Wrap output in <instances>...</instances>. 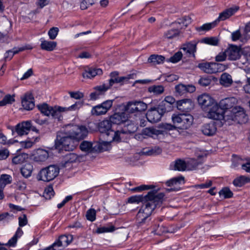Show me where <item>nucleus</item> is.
I'll return each instance as SVG.
<instances>
[{"mask_svg": "<svg viewBox=\"0 0 250 250\" xmlns=\"http://www.w3.org/2000/svg\"><path fill=\"white\" fill-rule=\"evenodd\" d=\"M87 135L88 130L85 126L69 125L64 130L57 133L55 147L59 151H73L78 146L79 142L86 138Z\"/></svg>", "mask_w": 250, "mask_h": 250, "instance_id": "f257e3e1", "label": "nucleus"}, {"mask_svg": "<svg viewBox=\"0 0 250 250\" xmlns=\"http://www.w3.org/2000/svg\"><path fill=\"white\" fill-rule=\"evenodd\" d=\"M82 106V103L77 102L74 104L68 107H62L58 105L50 106L46 103L39 104L37 107L42 114L46 116H51L53 119L57 120L58 121H62L63 117L62 112L68 110H75L80 108Z\"/></svg>", "mask_w": 250, "mask_h": 250, "instance_id": "f03ea898", "label": "nucleus"}, {"mask_svg": "<svg viewBox=\"0 0 250 250\" xmlns=\"http://www.w3.org/2000/svg\"><path fill=\"white\" fill-rule=\"evenodd\" d=\"M193 116L188 113L173 114L172 116V121L173 125L167 123H162L159 125L160 127L167 130H173L176 128L180 129H188L192 125L193 122Z\"/></svg>", "mask_w": 250, "mask_h": 250, "instance_id": "7ed1b4c3", "label": "nucleus"}, {"mask_svg": "<svg viewBox=\"0 0 250 250\" xmlns=\"http://www.w3.org/2000/svg\"><path fill=\"white\" fill-rule=\"evenodd\" d=\"M229 108V105L224 104L223 101L218 104L216 102L208 111L207 116L209 119L215 120H225V113Z\"/></svg>", "mask_w": 250, "mask_h": 250, "instance_id": "20e7f679", "label": "nucleus"}, {"mask_svg": "<svg viewBox=\"0 0 250 250\" xmlns=\"http://www.w3.org/2000/svg\"><path fill=\"white\" fill-rule=\"evenodd\" d=\"M60 169L56 165H50L42 168L37 175L38 180L50 182L54 180L59 174Z\"/></svg>", "mask_w": 250, "mask_h": 250, "instance_id": "39448f33", "label": "nucleus"}, {"mask_svg": "<svg viewBox=\"0 0 250 250\" xmlns=\"http://www.w3.org/2000/svg\"><path fill=\"white\" fill-rule=\"evenodd\" d=\"M151 189L145 195L146 201H148L155 208H160L165 200V194L163 192L157 193L159 189Z\"/></svg>", "mask_w": 250, "mask_h": 250, "instance_id": "423d86ee", "label": "nucleus"}, {"mask_svg": "<svg viewBox=\"0 0 250 250\" xmlns=\"http://www.w3.org/2000/svg\"><path fill=\"white\" fill-rule=\"evenodd\" d=\"M161 107L160 104L152 107L148 109L146 114L147 121L151 123H155L159 122L164 115L167 113Z\"/></svg>", "mask_w": 250, "mask_h": 250, "instance_id": "0eeeda50", "label": "nucleus"}, {"mask_svg": "<svg viewBox=\"0 0 250 250\" xmlns=\"http://www.w3.org/2000/svg\"><path fill=\"white\" fill-rule=\"evenodd\" d=\"M227 116L228 120H231L239 124H245L248 121V116L244 108L240 106L233 108Z\"/></svg>", "mask_w": 250, "mask_h": 250, "instance_id": "6e6552de", "label": "nucleus"}, {"mask_svg": "<svg viewBox=\"0 0 250 250\" xmlns=\"http://www.w3.org/2000/svg\"><path fill=\"white\" fill-rule=\"evenodd\" d=\"M113 101L114 100H107L93 106L91 111L92 115L100 116L105 114L112 107Z\"/></svg>", "mask_w": 250, "mask_h": 250, "instance_id": "1a4fd4ad", "label": "nucleus"}, {"mask_svg": "<svg viewBox=\"0 0 250 250\" xmlns=\"http://www.w3.org/2000/svg\"><path fill=\"white\" fill-rule=\"evenodd\" d=\"M30 121H24L19 123L15 127L13 126L8 127L12 131V135H14L15 133H16L18 136H20L27 134L30 131Z\"/></svg>", "mask_w": 250, "mask_h": 250, "instance_id": "9d476101", "label": "nucleus"}, {"mask_svg": "<svg viewBox=\"0 0 250 250\" xmlns=\"http://www.w3.org/2000/svg\"><path fill=\"white\" fill-rule=\"evenodd\" d=\"M197 102L204 111L208 109L216 102L215 100L209 94L204 93L198 96Z\"/></svg>", "mask_w": 250, "mask_h": 250, "instance_id": "9b49d317", "label": "nucleus"}, {"mask_svg": "<svg viewBox=\"0 0 250 250\" xmlns=\"http://www.w3.org/2000/svg\"><path fill=\"white\" fill-rule=\"evenodd\" d=\"M162 220L154 219L153 223L150 226V231L151 233L157 235H162L165 233L168 232V228L161 223Z\"/></svg>", "mask_w": 250, "mask_h": 250, "instance_id": "f8f14e48", "label": "nucleus"}, {"mask_svg": "<svg viewBox=\"0 0 250 250\" xmlns=\"http://www.w3.org/2000/svg\"><path fill=\"white\" fill-rule=\"evenodd\" d=\"M96 126H97L98 130L104 140L107 137V135L109 134L113 130L112 125L109 119H104L100 122Z\"/></svg>", "mask_w": 250, "mask_h": 250, "instance_id": "ddd939ff", "label": "nucleus"}, {"mask_svg": "<svg viewBox=\"0 0 250 250\" xmlns=\"http://www.w3.org/2000/svg\"><path fill=\"white\" fill-rule=\"evenodd\" d=\"M175 105L177 109L183 112H190L194 107V103L189 98H185L176 102Z\"/></svg>", "mask_w": 250, "mask_h": 250, "instance_id": "4468645a", "label": "nucleus"}, {"mask_svg": "<svg viewBox=\"0 0 250 250\" xmlns=\"http://www.w3.org/2000/svg\"><path fill=\"white\" fill-rule=\"evenodd\" d=\"M137 223L138 228H141L144 230H150V226L153 223L151 221V217L144 216L140 212H138L136 215Z\"/></svg>", "mask_w": 250, "mask_h": 250, "instance_id": "2eb2a0df", "label": "nucleus"}, {"mask_svg": "<svg viewBox=\"0 0 250 250\" xmlns=\"http://www.w3.org/2000/svg\"><path fill=\"white\" fill-rule=\"evenodd\" d=\"M200 42L199 40H192L183 44L181 49L188 55V57L195 58V53L197 51V45Z\"/></svg>", "mask_w": 250, "mask_h": 250, "instance_id": "dca6fc26", "label": "nucleus"}, {"mask_svg": "<svg viewBox=\"0 0 250 250\" xmlns=\"http://www.w3.org/2000/svg\"><path fill=\"white\" fill-rule=\"evenodd\" d=\"M109 87H106L105 84L97 85L93 87V91L89 94V100L96 101L104 97Z\"/></svg>", "mask_w": 250, "mask_h": 250, "instance_id": "f3484780", "label": "nucleus"}, {"mask_svg": "<svg viewBox=\"0 0 250 250\" xmlns=\"http://www.w3.org/2000/svg\"><path fill=\"white\" fill-rule=\"evenodd\" d=\"M226 50L229 60L235 61L239 59L241 56L242 51L240 46L231 44Z\"/></svg>", "mask_w": 250, "mask_h": 250, "instance_id": "a211bd4d", "label": "nucleus"}, {"mask_svg": "<svg viewBox=\"0 0 250 250\" xmlns=\"http://www.w3.org/2000/svg\"><path fill=\"white\" fill-rule=\"evenodd\" d=\"M128 116L125 112H115L109 117V120L113 125H120L128 121Z\"/></svg>", "mask_w": 250, "mask_h": 250, "instance_id": "6ab92c4d", "label": "nucleus"}, {"mask_svg": "<svg viewBox=\"0 0 250 250\" xmlns=\"http://www.w3.org/2000/svg\"><path fill=\"white\" fill-rule=\"evenodd\" d=\"M175 96L178 97L185 95L188 93H191L195 91L196 88L195 86L191 84L185 85L180 83L175 86Z\"/></svg>", "mask_w": 250, "mask_h": 250, "instance_id": "aec40b11", "label": "nucleus"}, {"mask_svg": "<svg viewBox=\"0 0 250 250\" xmlns=\"http://www.w3.org/2000/svg\"><path fill=\"white\" fill-rule=\"evenodd\" d=\"M201 131L205 136H212L217 131L216 123L214 121H211L208 123L204 124L201 127Z\"/></svg>", "mask_w": 250, "mask_h": 250, "instance_id": "412c9836", "label": "nucleus"}, {"mask_svg": "<svg viewBox=\"0 0 250 250\" xmlns=\"http://www.w3.org/2000/svg\"><path fill=\"white\" fill-rule=\"evenodd\" d=\"M82 157L74 153H68L64 155L61 161L62 166L63 167H67L69 164L80 162Z\"/></svg>", "mask_w": 250, "mask_h": 250, "instance_id": "4be33fe9", "label": "nucleus"}, {"mask_svg": "<svg viewBox=\"0 0 250 250\" xmlns=\"http://www.w3.org/2000/svg\"><path fill=\"white\" fill-rule=\"evenodd\" d=\"M21 104L23 108L26 110H31L35 107L34 97L31 93H26L21 100Z\"/></svg>", "mask_w": 250, "mask_h": 250, "instance_id": "5701e85b", "label": "nucleus"}, {"mask_svg": "<svg viewBox=\"0 0 250 250\" xmlns=\"http://www.w3.org/2000/svg\"><path fill=\"white\" fill-rule=\"evenodd\" d=\"M165 133V131L164 130L157 129L153 127H146L142 131V134L144 136L143 137L144 138H146V137H149L156 139L157 138L159 135H164Z\"/></svg>", "mask_w": 250, "mask_h": 250, "instance_id": "b1692460", "label": "nucleus"}, {"mask_svg": "<svg viewBox=\"0 0 250 250\" xmlns=\"http://www.w3.org/2000/svg\"><path fill=\"white\" fill-rule=\"evenodd\" d=\"M129 133H130L129 131H128ZM126 134L127 133V131H125L122 130L121 131H115L113 130L111 132L107 135V137L105 139V142L106 143H112L115 142L116 143H120L122 141V139L120 136L121 133Z\"/></svg>", "mask_w": 250, "mask_h": 250, "instance_id": "393cba45", "label": "nucleus"}, {"mask_svg": "<svg viewBox=\"0 0 250 250\" xmlns=\"http://www.w3.org/2000/svg\"><path fill=\"white\" fill-rule=\"evenodd\" d=\"M175 99L172 96H167L164 100L160 102L159 104L162 108L167 112L172 111L174 107V105H175Z\"/></svg>", "mask_w": 250, "mask_h": 250, "instance_id": "a878e982", "label": "nucleus"}, {"mask_svg": "<svg viewBox=\"0 0 250 250\" xmlns=\"http://www.w3.org/2000/svg\"><path fill=\"white\" fill-rule=\"evenodd\" d=\"M239 7L235 6L234 7H230L226 9L222 12L219 14L218 18L214 21V22H219L220 21H225L229 19L230 17L232 16L235 12H236L238 9Z\"/></svg>", "mask_w": 250, "mask_h": 250, "instance_id": "bb28decb", "label": "nucleus"}, {"mask_svg": "<svg viewBox=\"0 0 250 250\" xmlns=\"http://www.w3.org/2000/svg\"><path fill=\"white\" fill-rule=\"evenodd\" d=\"M73 236L71 234L62 235L55 242L60 249L61 247H66L69 245L72 241Z\"/></svg>", "mask_w": 250, "mask_h": 250, "instance_id": "cd10ccee", "label": "nucleus"}, {"mask_svg": "<svg viewBox=\"0 0 250 250\" xmlns=\"http://www.w3.org/2000/svg\"><path fill=\"white\" fill-rule=\"evenodd\" d=\"M98 146V148L96 149L97 145L93 147V144L91 142L83 141L80 145V148L82 151L85 152H91L95 150L101 151L102 147L99 145Z\"/></svg>", "mask_w": 250, "mask_h": 250, "instance_id": "c85d7f7f", "label": "nucleus"}, {"mask_svg": "<svg viewBox=\"0 0 250 250\" xmlns=\"http://www.w3.org/2000/svg\"><path fill=\"white\" fill-rule=\"evenodd\" d=\"M32 49V47H27V46H23L19 48L14 47L12 49L6 51L5 53L4 57V60L5 61H10L13 58L14 55L18 54L20 52H21L26 49Z\"/></svg>", "mask_w": 250, "mask_h": 250, "instance_id": "c756f323", "label": "nucleus"}, {"mask_svg": "<svg viewBox=\"0 0 250 250\" xmlns=\"http://www.w3.org/2000/svg\"><path fill=\"white\" fill-rule=\"evenodd\" d=\"M48 157V151L41 148L37 149L33 155L34 161L39 162H44L47 159Z\"/></svg>", "mask_w": 250, "mask_h": 250, "instance_id": "7c9ffc66", "label": "nucleus"}, {"mask_svg": "<svg viewBox=\"0 0 250 250\" xmlns=\"http://www.w3.org/2000/svg\"><path fill=\"white\" fill-rule=\"evenodd\" d=\"M155 208L153 207V205H151L148 201H145L138 212H141L143 215L150 217L152 211Z\"/></svg>", "mask_w": 250, "mask_h": 250, "instance_id": "2f4dec72", "label": "nucleus"}, {"mask_svg": "<svg viewBox=\"0 0 250 250\" xmlns=\"http://www.w3.org/2000/svg\"><path fill=\"white\" fill-rule=\"evenodd\" d=\"M40 41L41 42L40 47L43 50L52 51L57 46L56 42L46 41L43 38H41Z\"/></svg>", "mask_w": 250, "mask_h": 250, "instance_id": "473e14b6", "label": "nucleus"}, {"mask_svg": "<svg viewBox=\"0 0 250 250\" xmlns=\"http://www.w3.org/2000/svg\"><path fill=\"white\" fill-rule=\"evenodd\" d=\"M23 232L21 228H18L14 235V236L8 240L7 243L4 245L8 247H15L17 243L18 239L20 238Z\"/></svg>", "mask_w": 250, "mask_h": 250, "instance_id": "72a5a7b5", "label": "nucleus"}, {"mask_svg": "<svg viewBox=\"0 0 250 250\" xmlns=\"http://www.w3.org/2000/svg\"><path fill=\"white\" fill-rule=\"evenodd\" d=\"M165 61V57L160 55L152 54L148 58L147 62L153 65L163 64Z\"/></svg>", "mask_w": 250, "mask_h": 250, "instance_id": "f704fd0d", "label": "nucleus"}, {"mask_svg": "<svg viewBox=\"0 0 250 250\" xmlns=\"http://www.w3.org/2000/svg\"><path fill=\"white\" fill-rule=\"evenodd\" d=\"M213 64L212 62H206L199 63L197 67L205 73L212 74L214 73Z\"/></svg>", "mask_w": 250, "mask_h": 250, "instance_id": "c9c22d12", "label": "nucleus"}, {"mask_svg": "<svg viewBox=\"0 0 250 250\" xmlns=\"http://www.w3.org/2000/svg\"><path fill=\"white\" fill-rule=\"evenodd\" d=\"M250 183V178L245 176H240L234 179L233 181V184L236 187H242L247 183Z\"/></svg>", "mask_w": 250, "mask_h": 250, "instance_id": "e433bc0d", "label": "nucleus"}, {"mask_svg": "<svg viewBox=\"0 0 250 250\" xmlns=\"http://www.w3.org/2000/svg\"><path fill=\"white\" fill-rule=\"evenodd\" d=\"M33 170V166L29 163H26L21 168V172L23 177L28 178L31 175Z\"/></svg>", "mask_w": 250, "mask_h": 250, "instance_id": "4c0bfd02", "label": "nucleus"}, {"mask_svg": "<svg viewBox=\"0 0 250 250\" xmlns=\"http://www.w3.org/2000/svg\"><path fill=\"white\" fill-rule=\"evenodd\" d=\"M164 91L165 88L162 85H153L148 88V92L155 95H161Z\"/></svg>", "mask_w": 250, "mask_h": 250, "instance_id": "58836bf2", "label": "nucleus"}, {"mask_svg": "<svg viewBox=\"0 0 250 250\" xmlns=\"http://www.w3.org/2000/svg\"><path fill=\"white\" fill-rule=\"evenodd\" d=\"M145 195H133L127 198V203L130 204H139L140 202L142 203L146 201Z\"/></svg>", "mask_w": 250, "mask_h": 250, "instance_id": "ea45409f", "label": "nucleus"}, {"mask_svg": "<svg viewBox=\"0 0 250 250\" xmlns=\"http://www.w3.org/2000/svg\"><path fill=\"white\" fill-rule=\"evenodd\" d=\"M220 197H223L224 199H229L232 198L233 196V192L228 187L223 188L219 191Z\"/></svg>", "mask_w": 250, "mask_h": 250, "instance_id": "a19ab883", "label": "nucleus"}, {"mask_svg": "<svg viewBox=\"0 0 250 250\" xmlns=\"http://www.w3.org/2000/svg\"><path fill=\"white\" fill-rule=\"evenodd\" d=\"M187 168L186 162L182 159H179L175 161L173 169L178 171H185Z\"/></svg>", "mask_w": 250, "mask_h": 250, "instance_id": "79ce46f5", "label": "nucleus"}, {"mask_svg": "<svg viewBox=\"0 0 250 250\" xmlns=\"http://www.w3.org/2000/svg\"><path fill=\"white\" fill-rule=\"evenodd\" d=\"M116 229L115 227L113 225H107L106 226H103L98 228L96 232L100 234L105 232H112Z\"/></svg>", "mask_w": 250, "mask_h": 250, "instance_id": "37998d69", "label": "nucleus"}, {"mask_svg": "<svg viewBox=\"0 0 250 250\" xmlns=\"http://www.w3.org/2000/svg\"><path fill=\"white\" fill-rule=\"evenodd\" d=\"M15 101V95L8 94L6 95L1 101H0V106H3L6 104H12Z\"/></svg>", "mask_w": 250, "mask_h": 250, "instance_id": "c03bdc74", "label": "nucleus"}, {"mask_svg": "<svg viewBox=\"0 0 250 250\" xmlns=\"http://www.w3.org/2000/svg\"><path fill=\"white\" fill-rule=\"evenodd\" d=\"M136 101L128 102L125 106V113H137Z\"/></svg>", "mask_w": 250, "mask_h": 250, "instance_id": "a18cd8bd", "label": "nucleus"}, {"mask_svg": "<svg viewBox=\"0 0 250 250\" xmlns=\"http://www.w3.org/2000/svg\"><path fill=\"white\" fill-rule=\"evenodd\" d=\"M201 43L216 46L219 42V40L216 37H206L200 41Z\"/></svg>", "mask_w": 250, "mask_h": 250, "instance_id": "49530a36", "label": "nucleus"}, {"mask_svg": "<svg viewBox=\"0 0 250 250\" xmlns=\"http://www.w3.org/2000/svg\"><path fill=\"white\" fill-rule=\"evenodd\" d=\"M27 158V155L25 153L18 154L13 158L12 162L14 165L21 164L24 162Z\"/></svg>", "mask_w": 250, "mask_h": 250, "instance_id": "de8ad7c7", "label": "nucleus"}, {"mask_svg": "<svg viewBox=\"0 0 250 250\" xmlns=\"http://www.w3.org/2000/svg\"><path fill=\"white\" fill-rule=\"evenodd\" d=\"M216 23L214 21L212 23H205L200 27H196V30L199 32L208 31L213 28L216 25Z\"/></svg>", "mask_w": 250, "mask_h": 250, "instance_id": "09e8293b", "label": "nucleus"}, {"mask_svg": "<svg viewBox=\"0 0 250 250\" xmlns=\"http://www.w3.org/2000/svg\"><path fill=\"white\" fill-rule=\"evenodd\" d=\"M182 181H184V177L183 176L176 177L167 180L166 182V185L167 187H171L177 184H180Z\"/></svg>", "mask_w": 250, "mask_h": 250, "instance_id": "8fccbe9b", "label": "nucleus"}, {"mask_svg": "<svg viewBox=\"0 0 250 250\" xmlns=\"http://www.w3.org/2000/svg\"><path fill=\"white\" fill-rule=\"evenodd\" d=\"M183 54L181 51H179L175 53L170 58L167 60V62L175 63L179 62L182 58Z\"/></svg>", "mask_w": 250, "mask_h": 250, "instance_id": "3c124183", "label": "nucleus"}, {"mask_svg": "<svg viewBox=\"0 0 250 250\" xmlns=\"http://www.w3.org/2000/svg\"><path fill=\"white\" fill-rule=\"evenodd\" d=\"M180 33V31L178 29H172L167 31L164 36L168 39H171L178 36Z\"/></svg>", "mask_w": 250, "mask_h": 250, "instance_id": "603ef678", "label": "nucleus"}, {"mask_svg": "<svg viewBox=\"0 0 250 250\" xmlns=\"http://www.w3.org/2000/svg\"><path fill=\"white\" fill-rule=\"evenodd\" d=\"M55 192L54 191L53 187L49 186L46 188L43 193V196L47 200H49L52 197L54 196Z\"/></svg>", "mask_w": 250, "mask_h": 250, "instance_id": "864d4df0", "label": "nucleus"}, {"mask_svg": "<svg viewBox=\"0 0 250 250\" xmlns=\"http://www.w3.org/2000/svg\"><path fill=\"white\" fill-rule=\"evenodd\" d=\"M220 82L223 84H230L232 83L231 76L226 73H223L220 78Z\"/></svg>", "mask_w": 250, "mask_h": 250, "instance_id": "5fc2aeb1", "label": "nucleus"}, {"mask_svg": "<svg viewBox=\"0 0 250 250\" xmlns=\"http://www.w3.org/2000/svg\"><path fill=\"white\" fill-rule=\"evenodd\" d=\"M162 150L161 148L158 146H155L144 153L147 155H157L161 153Z\"/></svg>", "mask_w": 250, "mask_h": 250, "instance_id": "6e6d98bb", "label": "nucleus"}, {"mask_svg": "<svg viewBox=\"0 0 250 250\" xmlns=\"http://www.w3.org/2000/svg\"><path fill=\"white\" fill-rule=\"evenodd\" d=\"M155 188L153 185H142L140 186L132 188L131 190L133 192H140L145 190L153 189Z\"/></svg>", "mask_w": 250, "mask_h": 250, "instance_id": "4d7b16f0", "label": "nucleus"}, {"mask_svg": "<svg viewBox=\"0 0 250 250\" xmlns=\"http://www.w3.org/2000/svg\"><path fill=\"white\" fill-rule=\"evenodd\" d=\"M125 77H118L117 78H110L109 80V84L106 85V87H109V89L115 83H122L125 82Z\"/></svg>", "mask_w": 250, "mask_h": 250, "instance_id": "13d9d810", "label": "nucleus"}, {"mask_svg": "<svg viewBox=\"0 0 250 250\" xmlns=\"http://www.w3.org/2000/svg\"><path fill=\"white\" fill-rule=\"evenodd\" d=\"M191 22V18L189 16H185L182 19H179L178 21H175L172 23V24H183L184 26L187 27L188 25Z\"/></svg>", "mask_w": 250, "mask_h": 250, "instance_id": "bf43d9fd", "label": "nucleus"}, {"mask_svg": "<svg viewBox=\"0 0 250 250\" xmlns=\"http://www.w3.org/2000/svg\"><path fill=\"white\" fill-rule=\"evenodd\" d=\"M96 215L95 210L94 208H90L86 211V217L88 220L93 222L96 219Z\"/></svg>", "mask_w": 250, "mask_h": 250, "instance_id": "052dcab7", "label": "nucleus"}, {"mask_svg": "<svg viewBox=\"0 0 250 250\" xmlns=\"http://www.w3.org/2000/svg\"><path fill=\"white\" fill-rule=\"evenodd\" d=\"M137 113L145 111L147 107L146 104L141 101H136Z\"/></svg>", "mask_w": 250, "mask_h": 250, "instance_id": "680f3d73", "label": "nucleus"}, {"mask_svg": "<svg viewBox=\"0 0 250 250\" xmlns=\"http://www.w3.org/2000/svg\"><path fill=\"white\" fill-rule=\"evenodd\" d=\"M212 66L214 67V73L222 72L227 68L226 65L217 62H213Z\"/></svg>", "mask_w": 250, "mask_h": 250, "instance_id": "e2e57ef3", "label": "nucleus"}, {"mask_svg": "<svg viewBox=\"0 0 250 250\" xmlns=\"http://www.w3.org/2000/svg\"><path fill=\"white\" fill-rule=\"evenodd\" d=\"M96 76L95 68H89L88 70H85L83 73V78H91Z\"/></svg>", "mask_w": 250, "mask_h": 250, "instance_id": "0e129e2a", "label": "nucleus"}, {"mask_svg": "<svg viewBox=\"0 0 250 250\" xmlns=\"http://www.w3.org/2000/svg\"><path fill=\"white\" fill-rule=\"evenodd\" d=\"M0 182L4 185L10 184L12 183V177L10 175L3 174L0 175Z\"/></svg>", "mask_w": 250, "mask_h": 250, "instance_id": "69168bd1", "label": "nucleus"}, {"mask_svg": "<svg viewBox=\"0 0 250 250\" xmlns=\"http://www.w3.org/2000/svg\"><path fill=\"white\" fill-rule=\"evenodd\" d=\"M59 31V29L58 27H53L51 28L48 32L50 39L54 40L56 38Z\"/></svg>", "mask_w": 250, "mask_h": 250, "instance_id": "338daca9", "label": "nucleus"}, {"mask_svg": "<svg viewBox=\"0 0 250 250\" xmlns=\"http://www.w3.org/2000/svg\"><path fill=\"white\" fill-rule=\"evenodd\" d=\"M211 80L208 77H201L198 81V83L202 86H207L210 84Z\"/></svg>", "mask_w": 250, "mask_h": 250, "instance_id": "774afa93", "label": "nucleus"}]
</instances>
